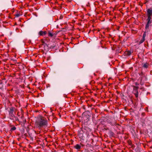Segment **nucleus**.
<instances>
[{
  "mask_svg": "<svg viewBox=\"0 0 152 152\" xmlns=\"http://www.w3.org/2000/svg\"><path fill=\"white\" fill-rule=\"evenodd\" d=\"M36 124L38 127L39 128L48 125L47 121L43 119L42 117L39 118L36 121Z\"/></svg>",
  "mask_w": 152,
  "mask_h": 152,
  "instance_id": "nucleus-1",
  "label": "nucleus"
},
{
  "mask_svg": "<svg viewBox=\"0 0 152 152\" xmlns=\"http://www.w3.org/2000/svg\"><path fill=\"white\" fill-rule=\"evenodd\" d=\"M82 116L84 118H86L87 121H88L90 120L91 113L89 111H86L82 114Z\"/></svg>",
  "mask_w": 152,
  "mask_h": 152,
  "instance_id": "nucleus-2",
  "label": "nucleus"
},
{
  "mask_svg": "<svg viewBox=\"0 0 152 152\" xmlns=\"http://www.w3.org/2000/svg\"><path fill=\"white\" fill-rule=\"evenodd\" d=\"M65 97H64L63 98L61 99V98L58 97H55L53 98L56 104H58V101L59 100H62L64 101V99H65Z\"/></svg>",
  "mask_w": 152,
  "mask_h": 152,
  "instance_id": "nucleus-3",
  "label": "nucleus"
},
{
  "mask_svg": "<svg viewBox=\"0 0 152 152\" xmlns=\"http://www.w3.org/2000/svg\"><path fill=\"white\" fill-rule=\"evenodd\" d=\"M147 14L148 17H151L152 16V9L148 8L147 10Z\"/></svg>",
  "mask_w": 152,
  "mask_h": 152,
  "instance_id": "nucleus-4",
  "label": "nucleus"
},
{
  "mask_svg": "<svg viewBox=\"0 0 152 152\" xmlns=\"http://www.w3.org/2000/svg\"><path fill=\"white\" fill-rule=\"evenodd\" d=\"M47 33L46 31H41L39 32V34L40 36H44Z\"/></svg>",
  "mask_w": 152,
  "mask_h": 152,
  "instance_id": "nucleus-5",
  "label": "nucleus"
},
{
  "mask_svg": "<svg viewBox=\"0 0 152 152\" xmlns=\"http://www.w3.org/2000/svg\"><path fill=\"white\" fill-rule=\"evenodd\" d=\"M108 134L109 135L110 137H113L114 135V133L111 131H110L109 132Z\"/></svg>",
  "mask_w": 152,
  "mask_h": 152,
  "instance_id": "nucleus-6",
  "label": "nucleus"
},
{
  "mask_svg": "<svg viewBox=\"0 0 152 152\" xmlns=\"http://www.w3.org/2000/svg\"><path fill=\"white\" fill-rule=\"evenodd\" d=\"M131 51H125L124 53V54L126 56H130L131 54Z\"/></svg>",
  "mask_w": 152,
  "mask_h": 152,
  "instance_id": "nucleus-7",
  "label": "nucleus"
},
{
  "mask_svg": "<svg viewBox=\"0 0 152 152\" xmlns=\"http://www.w3.org/2000/svg\"><path fill=\"white\" fill-rule=\"evenodd\" d=\"M74 147L76 149H80L81 147V146L78 144H76L74 146Z\"/></svg>",
  "mask_w": 152,
  "mask_h": 152,
  "instance_id": "nucleus-8",
  "label": "nucleus"
},
{
  "mask_svg": "<svg viewBox=\"0 0 152 152\" xmlns=\"http://www.w3.org/2000/svg\"><path fill=\"white\" fill-rule=\"evenodd\" d=\"M79 138L83 140H84V136H83V134L82 133H80L79 135Z\"/></svg>",
  "mask_w": 152,
  "mask_h": 152,
  "instance_id": "nucleus-9",
  "label": "nucleus"
},
{
  "mask_svg": "<svg viewBox=\"0 0 152 152\" xmlns=\"http://www.w3.org/2000/svg\"><path fill=\"white\" fill-rule=\"evenodd\" d=\"M133 92L134 95H138V94L137 89H134Z\"/></svg>",
  "mask_w": 152,
  "mask_h": 152,
  "instance_id": "nucleus-10",
  "label": "nucleus"
},
{
  "mask_svg": "<svg viewBox=\"0 0 152 152\" xmlns=\"http://www.w3.org/2000/svg\"><path fill=\"white\" fill-rule=\"evenodd\" d=\"M148 65L149 64L146 63L143 64L142 66L145 68H147L148 67Z\"/></svg>",
  "mask_w": 152,
  "mask_h": 152,
  "instance_id": "nucleus-11",
  "label": "nucleus"
},
{
  "mask_svg": "<svg viewBox=\"0 0 152 152\" xmlns=\"http://www.w3.org/2000/svg\"><path fill=\"white\" fill-rule=\"evenodd\" d=\"M151 17H148L147 18V20H148V22L147 23L150 24L151 23Z\"/></svg>",
  "mask_w": 152,
  "mask_h": 152,
  "instance_id": "nucleus-12",
  "label": "nucleus"
},
{
  "mask_svg": "<svg viewBox=\"0 0 152 152\" xmlns=\"http://www.w3.org/2000/svg\"><path fill=\"white\" fill-rule=\"evenodd\" d=\"M122 99H123L124 100V101L126 102L127 101L128 102H129V99H128V98H127L126 96H125V98L124 97H121Z\"/></svg>",
  "mask_w": 152,
  "mask_h": 152,
  "instance_id": "nucleus-13",
  "label": "nucleus"
},
{
  "mask_svg": "<svg viewBox=\"0 0 152 152\" xmlns=\"http://www.w3.org/2000/svg\"><path fill=\"white\" fill-rule=\"evenodd\" d=\"M48 36L49 37H52L53 35V33H51L50 32H49L48 33Z\"/></svg>",
  "mask_w": 152,
  "mask_h": 152,
  "instance_id": "nucleus-14",
  "label": "nucleus"
},
{
  "mask_svg": "<svg viewBox=\"0 0 152 152\" xmlns=\"http://www.w3.org/2000/svg\"><path fill=\"white\" fill-rule=\"evenodd\" d=\"M145 40V39L142 38L140 41V43L141 44Z\"/></svg>",
  "mask_w": 152,
  "mask_h": 152,
  "instance_id": "nucleus-15",
  "label": "nucleus"
},
{
  "mask_svg": "<svg viewBox=\"0 0 152 152\" xmlns=\"http://www.w3.org/2000/svg\"><path fill=\"white\" fill-rule=\"evenodd\" d=\"M16 129V127L15 126H14L13 127L11 128V130L12 131L14 130H15Z\"/></svg>",
  "mask_w": 152,
  "mask_h": 152,
  "instance_id": "nucleus-16",
  "label": "nucleus"
},
{
  "mask_svg": "<svg viewBox=\"0 0 152 152\" xmlns=\"http://www.w3.org/2000/svg\"><path fill=\"white\" fill-rule=\"evenodd\" d=\"M13 110L12 109H11L10 111V114H13Z\"/></svg>",
  "mask_w": 152,
  "mask_h": 152,
  "instance_id": "nucleus-17",
  "label": "nucleus"
},
{
  "mask_svg": "<svg viewBox=\"0 0 152 152\" xmlns=\"http://www.w3.org/2000/svg\"><path fill=\"white\" fill-rule=\"evenodd\" d=\"M146 36V34H145V32L143 35V37H142V38L143 39H145V37Z\"/></svg>",
  "mask_w": 152,
  "mask_h": 152,
  "instance_id": "nucleus-18",
  "label": "nucleus"
},
{
  "mask_svg": "<svg viewBox=\"0 0 152 152\" xmlns=\"http://www.w3.org/2000/svg\"><path fill=\"white\" fill-rule=\"evenodd\" d=\"M149 24H148L147 23V24L146 25V26H145V28L147 29L149 27Z\"/></svg>",
  "mask_w": 152,
  "mask_h": 152,
  "instance_id": "nucleus-19",
  "label": "nucleus"
},
{
  "mask_svg": "<svg viewBox=\"0 0 152 152\" xmlns=\"http://www.w3.org/2000/svg\"><path fill=\"white\" fill-rule=\"evenodd\" d=\"M20 15L19 14H17L15 15V17H18L20 16Z\"/></svg>",
  "mask_w": 152,
  "mask_h": 152,
  "instance_id": "nucleus-20",
  "label": "nucleus"
},
{
  "mask_svg": "<svg viewBox=\"0 0 152 152\" xmlns=\"http://www.w3.org/2000/svg\"><path fill=\"white\" fill-rule=\"evenodd\" d=\"M10 114L11 115V116L13 117V116H14V115H13V114Z\"/></svg>",
  "mask_w": 152,
  "mask_h": 152,
  "instance_id": "nucleus-21",
  "label": "nucleus"
},
{
  "mask_svg": "<svg viewBox=\"0 0 152 152\" xmlns=\"http://www.w3.org/2000/svg\"><path fill=\"white\" fill-rule=\"evenodd\" d=\"M129 97L130 98V99H131V96H129Z\"/></svg>",
  "mask_w": 152,
  "mask_h": 152,
  "instance_id": "nucleus-22",
  "label": "nucleus"
},
{
  "mask_svg": "<svg viewBox=\"0 0 152 152\" xmlns=\"http://www.w3.org/2000/svg\"><path fill=\"white\" fill-rule=\"evenodd\" d=\"M91 99H92V101H94V102H95V100H94V99H92V98Z\"/></svg>",
  "mask_w": 152,
  "mask_h": 152,
  "instance_id": "nucleus-23",
  "label": "nucleus"
},
{
  "mask_svg": "<svg viewBox=\"0 0 152 152\" xmlns=\"http://www.w3.org/2000/svg\"><path fill=\"white\" fill-rule=\"evenodd\" d=\"M42 43H45V42H44V41H43V40H42Z\"/></svg>",
  "mask_w": 152,
  "mask_h": 152,
  "instance_id": "nucleus-24",
  "label": "nucleus"
},
{
  "mask_svg": "<svg viewBox=\"0 0 152 152\" xmlns=\"http://www.w3.org/2000/svg\"><path fill=\"white\" fill-rule=\"evenodd\" d=\"M136 96V97L137 98L138 97V96L137 95V96Z\"/></svg>",
  "mask_w": 152,
  "mask_h": 152,
  "instance_id": "nucleus-25",
  "label": "nucleus"
},
{
  "mask_svg": "<svg viewBox=\"0 0 152 152\" xmlns=\"http://www.w3.org/2000/svg\"><path fill=\"white\" fill-rule=\"evenodd\" d=\"M124 96V97L125 96H124H124Z\"/></svg>",
  "mask_w": 152,
  "mask_h": 152,
  "instance_id": "nucleus-26",
  "label": "nucleus"
}]
</instances>
